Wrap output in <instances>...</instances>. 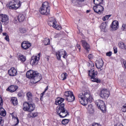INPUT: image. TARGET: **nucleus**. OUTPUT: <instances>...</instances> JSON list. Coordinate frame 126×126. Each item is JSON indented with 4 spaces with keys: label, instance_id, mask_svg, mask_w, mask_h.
Listing matches in <instances>:
<instances>
[{
    "label": "nucleus",
    "instance_id": "1",
    "mask_svg": "<svg viewBox=\"0 0 126 126\" xmlns=\"http://www.w3.org/2000/svg\"><path fill=\"white\" fill-rule=\"evenodd\" d=\"M78 97L81 99L80 103L83 106H86L89 103H91L93 101L92 96L90 95L89 92L85 91L78 94Z\"/></svg>",
    "mask_w": 126,
    "mask_h": 126
},
{
    "label": "nucleus",
    "instance_id": "2",
    "mask_svg": "<svg viewBox=\"0 0 126 126\" xmlns=\"http://www.w3.org/2000/svg\"><path fill=\"white\" fill-rule=\"evenodd\" d=\"M26 76L27 78L33 79V83H37V82H39V81L42 79L41 74L38 73L37 71H33L32 70H30L27 72Z\"/></svg>",
    "mask_w": 126,
    "mask_h": 126
},
{
    "label": "nucleus",
    "instance_id": "3",
    "mask_svg": "<svg viewBox=\"0 0 126 126\" xmlns=\"http://www.w3.org/2000/svg\"><path fill=\"white\" fill-rule=\"evenodd\" d=\"M90 64H91V66L92 68L90 70L88 71L89 76L91 77V79L92 81L93 82H96L97 83H100L101 82V80L98 79L97 77V71H95L94 70V63L92 62H90Z\"/></svg>",
    "mask_w": 126,
    "mask_h": 126
},
{
    "label": "nucleus",
    "instance_id": "4",
    "mask_svg": "<svg viewBox=\"0 0 126 126\" xmlns=\"http://www.w3.org/2000/svg\"><path fill=\"white\" fill-rule=\"evenodd\" d=\"M57 115H59L60 118H65L69 114L67 112V110L64 108V103H62L56 108Z\"/></svg>",
    "mask_w": 126,
    "mask_h": 126
},
{
    "label": "nucleus",
    "instance_id": "5",
    "mask_svg": "<svg viewBox=\"0 0 126 126\" xmlns=\"http://www.w3.org/2000/svg\"><path fill=\"white\" fill-rule=\"evenodd\" d=\"M23 1L21 0H13L12 1H10L7 4V6L10 9H18L21 6V4Z\"/></svg>",
    "mask_w": 126,
    "mask_h": 126
},
{
    "label": "nucleus",
    "instance_id": "6",
    "mask_svg": "<svg viewBox=\"0 0 126 126\" xmlns=\"http://www.w3.org/2000/svg\"><path fill=\"white\" fill-rule=\"evenodd\" d=\"M50 4H49V2L45 1L42 3L39 9V12L41 14L49 15L50 14Z\"/></svg>",
    "mask_w": 126,
    "mask_h": 126
},
{
    "label": "nucleus",
    "instance_id": "7",
    "mask_svg": "<svg viewBox=\"0 0 126 126\" xmlns=\"http://www.w3.org/2000/svg\"><path fill=\"white\" fill-rule=\"evenodd\" d=\"M35 109V105L29 103L27 102L23 104L24 111H28V112H32Z\"/></svg>",
    "mask_w": 126,
    "mask_h": 126
},
{
    "label": "nucleus",
    "instance_id": "8",
    "mask_svg": "<svg viewBox=\"0 0 126 126\" xmlns=\"http://www.w3.org/2000/svg\"><path fill=\"white\" fill-rule=\"evenodd\" d=\"M95 105L100 109L102 112H106V105L104 101L98 99L95 101Z\"/></svg>",
    "mask_w": 126,
    "mask_h": 126
},
{
    "label": "nucleus",
    "instance_id": "9",
    "mask_svg": "<svg viewBox=\"0 0 126 126\" xmlns=\"http://www.w3.org/2000/svg\"><path fill=\"white\" fill-rule=\"evenodd\" d=\"M109 95L110 92L107 90V89L101 90L99 93V96L102 99H108Z\"/></svg>",
    "mask_w": 126,
    "mask_h": 126
},
{
    "label": "nucleus",
    "instance_id": "10",
    "mask_svg": "<svg viewBox=\"0 0 126 126\" xmlns=\"http://www.w3.org/2000/svg\"><path fill=\"white\" fill-rule=\"evenodd\" d=\"M38 56H32V60L31 61V64L32 65H37L38 64V63H39V61L40 60V56H41V53H38Z\"/></svg>",
    "mask_w": 126,
    "mask_h": 126
},
{
    "label": "nucleus",
    "instance_id": "11",
    "mask_svg": "<svg viewBox=\"0 0 126 126\" xmlns=\"http://www.w3.org/2000/svg\"><path fill=\"white\" fill-rule=\"evenodd\" d=\"M0 21L3 24L6 25L9 22V18H8L7 15L1 14L0 15Z\"/></svg>",
    "mask_w": 126,
    "mask_h": 126
},
{
    "label": "nucleus",
    "instance_id": "12",
    "mask_svg": "<svg viewBox=\"0 0 126 126\" xmlns=\"http://www.w3.org/2000/svg\"><path fill=\"white\" fill-rule=\"evenodd\" d=\"M50 20H51L48 22V25H49V26H52L53 28H57V25H56L57 21H56V19H55V18L51 17Z\"/></svg>",
    "mask_w": 126,
    "mask_h": 126
},
{
    "label": "nucleus",
    "instance_id": "13",
    "mask_svg": "<svg viewBox=\"0 0 126 126\" xmlns=\"http://www.w3.org/2000/svg\"><path fill=\"white\" fill-rule=\"evenodd\" d=\"M8 73L10 76H15L17 75V71L16 69L12 67L8 71Z\"/></svg>",
    "mask_w": 126,
    "mask_h": 126
},
{
    "label": "nucleus",
    "instance_id": "14",
    "mask_svg": "<svg viewBox=\"0 0 126 126\" xmlns=\"http://www.w3.org/2000/svg\"><path fill=\"white\" fill-rule=\"evenodd\" d=\"M31 46V43H29L27 41H24L22 43L21 47L24 50H27L29 49Z\"/></svg>",
    "mask_w": 126,
    "mask_h": 126
},
{
    "label": "nucleus",
    "instance_id": "15",
    "mask_svg": "<svg viewBox=\"0 0 126 126\" xmlns=\"http://www.w3.org/2000/svg\"><path fill=\"white\" fill-rule=\"evenodd\" d=\"M104 62L103 61V60H102V59H99L98 61V63H95V66L97 68H98V69H100V68H102Z\"/></svg>",
    "mask_w": 126,
    "mask_h": 126
},
{
    "label": "nucleus",
    "instance_id": "16",
    "mask_svg": "<svg viewBox=\"0 0 126 126\" xmlns=\"http://www.w3.org/2000/svg\"><path fill=\"white\" fill-rule=\"evenodd\" d=\"M17 89H18V86L11 85L7 89V91H9V92H11V93H12L13 92H15V91H16Z\"/></svg>",
    "mask_w": 126,
    "mask_h": 126
},
{
    "label": "nucleus",
    "instance_id": "17",
    "mask_svg": "<svg viewBox=\"0 0 126 126\" xmlns=\"http://www.w3.org/2000/svg\"><path fill=\"white\" fill-rule=\"evenodd\" d=\"M81 43L84 49H85V50L88 52H89V50H90V46H89V44H88L85 40H81Z\"/></svg>",
    "mask_w": 126,
    "mask_h": 126
},
{
    "label": "nucleus",
    "instance_id": "18",
    "mask_svg": "<svg viewBox=\"0 0 126 126\" xmlns=\"http://www.w3.org/2000/svg\"><path fill=\"white\" fill-rule=\"evenodd\" d=\"M111 28L113 30H117L119 28V22L114 21L112 22Z\"/></svg>",
    "mask_w": 126,
    "mask_h": 126
},
{
    "label": "nucleus",
    "instance_id": "19",
    "mask_svg": "<svg viewBox=\"0 0 126 126\" xmlns=\"http://www.w3.org/2000/svg\"><path fill=\"white\" fill-rule=\"evenodd\" d=\"M104 5H102V4H98V5H95L94 6V9L96 8H98L99 11V13L101 14V13H103V11H104Z\"/></svg>",
    "mask_w": 126,
    "mask_h": 126
},
{
    "label": "nucleus",
    "instance_id": "20",
    "mask_svg": "<svg viewBox=\"0 0 126 126\" xmlns=\"http://www.w3.org/2000/svg\"><path fill=\"white\" fill-rule=\"evenodd\" d=\"M26 95L28 102H29L30 103L31 102H33V95H32V93L28 92L26 94Z\"/></svg>",
    "mask_w": 126,
    "mask_h": 126
},
{
    "label": "nucleus",
    "instance_id": "21",
    "mask_svg": "<svg viewBox=\"0 0 126 126\" xmlns=\"http://www.w3.org/2000/svg\"><path fill=\"white\" fill-rule=\"evenodd\" d=\"M64 101V99L62 97H58L55 102V105H61L63 101Z\"/></svg>",
    "mask_w": 126,
    "mask_h": 126
},
{
    "label": "nucleus",
    "instance_id": "22",
    "mask_svg": "<svg viewBox=\"0 0 126 126\" xmlns=\"http://www.w3.org/2000/svg\"><path fill=\"white\" fill-rule=\"evenodd\" d=\"M18 19L19 22H23L25 20V15L22 14H19L18 16Z\"/></svg>",
    "mask_w": 126,
    "mask_h": 126
},
{
    "label": "nucleus",
    "instance_id": "23",
    "mask_svg": "<svg viewBox=\"0 0 126 126\" xmlns=\"http://www.w3.org/2000/svg\"><path fill=\"white\" fill-rule=\"evenodd\" d=\"M94 3L95 5L102 4V5H105V3L103 0H94Z\"/></svg>",
    "mask_w": 126,
    "mask_h": 126
},
{
    "label": "nucleus",
    "instance_id": "24",
    "mask_svg": "<svg viewBox=\"0 0 126 126\" xmlns=\"http://www.w3.org/2000/svg\"><path fill=\"white\" fill-rule=\"evenodd\" d=\"M11 101L13 106H17L18 104V101L17 100V98L16 97H12L11 99Z\"/></svg>",
    "mask_w": 126,
    "mask_h": 126
},
{
    "label": "nucleus",
    "instance_id": "25",
    "mask_svg": "<svg viewBox=\"0 0 126 126\" xmlns=\"http://www.w3.org/2000/svg\"><path fill=\"white\" fill-rule=\"evenodd\" d=\"M66 100L68 102H73V101L75 100V97L72 94V95L67 97Z\"/></svg>",
    "mask_w": 126,
    "mask_h": 126
},
{
    "label": "nucleus",
    "instance_id": "26",
    "mask_svg": "<svg viewBox=\"0 0 126 126\" xmlns=\"http://www.w3.org/2000/svg\"><path fill=\"white\" fill-rule=\"evenodd\" d=\"M63 52H64V51L62 50H61L60 51H58V52H56V57L58 61H60L61 60V56H63Z\"/></svg>",
    "mask_w": 126,
    "mask_h": 126
},
{
    "label": "nucleus",
    "instance_id": "27",
    "mask_svg": "<svg viewBox=\"0 0 126 126\" xmlns=\"http://www.w3.org/2000/svg\"><path fill=\"white\" fill-rule=\"evenodd\" d=\"M0 116H2V117H5L6 116V111H5L3 108H0Z\"/></svg>",
    "mask_w": 126,
    "mask_h": 126
},
{
    "label": "nucleus",
    "instance_id": "28",
    "mask_svg": "<svg viewBox=\"0 0 126 126\" xmlns=\"http://www.w3.org/2000/svg\"><path fill=\"white\" fill-rule=\"evenodd\" d=\"M19 60L24 63V62L26 61V57L23 55L21 54L19 55Z\"/></svg>",
    "mask_w": 126,
    "mask_h": 126
},
{
    "label": "nucleus",
    "instance_id": "29",
    "mask_svg": "<svg viewBox=\"0 0 126 126\" xmlns=\"http://www.w3.org/2000/svg\"><path fill=\"white\" fill-rule=\"evenodd\" d=\"M72 3L74 5H80L81 1H79L78 0H72Z\"/></svg>",
    "mask_w": 126,
    "mask_h": 126
},
{
    "label": "nucleus",
    "instance_id": "30",
    "mask_svg": "<svg viewBox=\"0 0 126 126\" xmlns=\"http://www.w3.org/2000/svg\"><path fill=\"white\" fill-rule=\"evenodd\" d=\"M107 27V24L106 23H102L100 26V29L103 32H106V27Z\"/></svg>",
    "mask_w": 126,
    "mask_h": 126
},
{
    "label": "nucleus",
    "instance_id": "31",
    "mask_svg": "<svg viewBox=\"0 0 126 126\" xmlns=\"http://www.w3.org/2000/svg\"><path fill=\"white\" fill-rule=\"evenodd\" d=\"M43 43L45 46L50 45V39H49V38L46 37L44 38L43 40Z\"/></svg>",
    "mask_w": 126,
    "mask_h": 126
},
{
    "label": "nucleus",
    "instance_id": "32",
    "mask_svg": "<svg viewBox=\"0 0 126 126\" xmlns=\"http://www.w3.org/2000/svg\"><path fill=\"white\" fill-rule=\"evenodd\" d=\"M72 95H73V93L70 91L65 92V94H64V96H65V97H67L69 96H71Z\"/></svg>",
    "mask_w": 126,
    "mask_h": 126
},
{
    "label": "nucleus",
    "instance_id": "33",
    "mask_svg": "<svg viewBox=\"0 0 126 126\" xmlns=\"http://www.w3.org/2000/svg\"><path fill=\"white\" fill-rule=\"evenodd\" d=\"M66 77H67V74H66L65 73H63L61 75L62 80H65V79H66Z\"/></svg>",
    "mask_w": 126,
    "mask_h": 126
},
{
    "label": "nucleus",
    "instance_id": "34",
    "mask_svg": "<svg viewBox=\"0 0 126 126\" xmlns=\"http://www.w3.org/2000/svg\"><path fill=\"white\" fill-rule=\"evenodd\" d=\"M19 31L20 33H21V34H24V33H26V32H27V31L23 28H20Z\"/></svg>",
    "mask_w": 126,
    "mask_h": 126
},
{
    "label": "nucleus",
    "instance_id": "35",
    "mask_svg": "<svg viewBox=\"0 0 126 126\" xmlns=\"http://www.w3.org/2000/svg\"><path fill=\"white\" fill-rule=\"evenodd\" d=\"M68 123H69V120H68V119H63L62 122V125H67Z\"/></svg>",
    "mask_w": 126,
    "mask_h": 126
},
{
    "label": "nucleus",
    "instance_id": "36",
    "mask_svg": "<svg viewBox=\"0 0 126 126\" xmlns=\"http://www.w3.org/2000/svg\"><path fill=\"white\" fill-rule=\"evenodd\" d=\"M11 116H12L13 119H16V120H17V123L15 125V126H17V125H18V124H19V120L18 119V117H14L13 113L11 114Z\"/></svg>",
    "mask_w": 126,
    "mask_h": 126
},
{
    "label": "nucleus",
    "instance_id": "37",
    "mask_svg": "<svg viewBox=\"0 0 126 126\" xmlns=\"http://www.w3.org/2000/svg\"><path fill=\"white\" fill-rule=\"evenodd\" d=\"M126 45L125 44V43L124 42H120L119 44V47L121 49H125V46Z\"/></svg>",
    "mask_w": 126,
    "mask_h": 126
},
{
    "label": "nucleus",
    "instance_id": "38",
    "mask_svg": "<svg viewBox=\"0 0 126 126\" xmlns=\"http://www.w3.org/2000/svg\"><path fill=\"white\" fill-rule=\"evenodd\" d=\"M93 9H94V12H95L96 13H98V14H100V10L99 9V8L95 9V6H94L93 7Z\"/></svg>",
    "mask_w": 126,
    "mask_h": 126
},
{
    "label": "nucleus",
    "instance_id": "39",
    "mask_svg": "<svg viewBox=\"0 0 126 126\" xmlns=\"http://www.w3.org/2000/svg\"><path fill=\"white\" fill-rule=\"evenodd\" d=\"M3 105V99H2V98L1 97V95H0V107H2Z\"/></svg>",
    "mask_w": 126,
    "mask_h": 126
},
{
    "label": "nucleus",
    "instance_id": "40",
    "mask_svg": "<svg viewBox=\"0 0 126 126\" xmlns=\"http://www.w3.org/2000/svg\"><path fill=\"white\" fill-rule=\"evenodd\" d=\"M122 31H126V25L124 24L121 28Z\"/></svg>",
    "mask_w": 126,
    "mask_h": 126
},
{
    "label": "nucleus",
    "instance_id": "41",
    "mask_svg": "<svg viewBox=\"0 0 126 126\" xmlns=\"http://www.w3.org/2000/svg\"><path fill=\"white\" fill-rule=\"evenodd\" d=\"M36 117H38V113H33L32 114V118H36Z\"/></svg>",
    "mask_w": 126,
    "mask_h": 126
},
{
    "label": "nucleus",
    "instance_id": "42",
    "mask_svg": "<svg viewBox=\"0 0 126 126\" xmlns=\"http://www.w3.org/2000/svg\"><path fill=\"white\" fill-rule=\"evenodd\" d=\"M93 106L92 104H90L88 105V106L87 107L88 110H89V111H90L91 110H92V108H93Z\"/></svg>",
    "mask_w": 126,
    "mask_h": 126
},
{
    "label": "nucleus",
    "instance_id": "43",
    "mask_svg": "<svg viewBox=\"0 0 126 126\" xmlns=\"http://www.w3.org/2000/svg\"><path fill=\"white\" fill-rule=\"evenodd\" d=\"M62 53H63V59H65V57L67 56V53H66L65 51H64V52H63Z\"/></svg>",
    "mask_w": 126,
    "mask_h": 126
},
{
    "label": "nucleus",
    "instance_id": "44",
    "mask_svg": "<svg viewBox=\"0 0 126 126\" xmlns=\"http://www.w3.org/2000/svg\"><path fill=\"white\" fill-rule=\"evenodd\" d=\"M18 17L14 18V21H13L14 23H15V24H16V23L18 22Z\"/></svg>",
    "mask_w": 126,
    "mask_h": 126
},
{
    "label": "nucleus",
    "instance_id": "45",
    "mask_svg": "<svg viewBox=\"0 0 126 126\" xmlns=\"http://www.w3.org/2000/svg\"><path fill=\"white\" fill-rule=\"evenodd\" d=\"M45 94V92H43L42 93L40 94V100L41 101L43 100V97L44 96V94Z\"/></svg>",
    "mask_w": 126,
    "mask_h": 126
},
{
    "label": "nucleus",
    "instance_id": "46",
    "mask_svg": "<svg viewBox=\"0 0 126 126\" xmlns=\"http://www.w3.org/2000/svg\"><path fill=\"white\" fill-rule=\"evenodd\" d=\"M106 55L107 57H111L112 56V52L110 51L107 52L106 53Z\"/></svg>",
    "mask_w": 126,
    "mask_h": 126
},
{
    "label": "nucleus",
    "instance_id": "47",
    "mask_svg": "<svg viewBox=\"0 0 126 126\" xmlns=\"http://www.w3.org/2000/svg\"><path fill=\"white\" fill-rule=\"evenodd\" d=\"M4 121L3 120H2V118H1V117H0V125H1V126H2V125L3 124Z\"/></svg>",
    "mask_w": 126,
    "mask_h": 126
},
{
    "label": "nucleus",
    "instance_id": "48",
    "mask_svg": "<svg viewBox=\"0 0 126 126\" xmlns=\"http://www.w3.org/2000/svg\"><path fill=\"white\" fill-rule=\"evenodd\" d=\"M113 50H114V54H117V53H118V48H117V47H114Z\"/></svg>",
    "mask_w": 126,
    "mask_h": 126
},
{
    "label": "nucleus",
    "instance_id": "49",
    "mask_svg": "<svg viewBox=\"0 0 126 126\" xmlns=\"http://www.w3.org/2000/svg\"><path fill=\"white\" fill-rule=\"evenodd\" d=\"M2 32V26L1 25V23L0 22V33Z\"/></svg>",
    "mask_w": 126,
    "mask_h": 126
},
{
    "label": "nucleus",
    "instance_id": "50",
    "mask_svg": "<svg viewBox=\"0 0 126 126\" xmlns=\"http://www.w3.org/2000/svg\"><path fill=\"white\" fill-rule=\"evenodd\" d=\"M4 39L5 40H6V41H7V42L9 41V36H8V35H6V36L5 37Z\"/></svg>",
    "mask_w": 126,
    "mask_h": 126
},
{
    "label": "nucleus",
    "instance_id": "51",
    "mask_svg": "<svg viewBox=\"0 0 126 126\" xmlns=\"http://www.w3.org/2000/svg\"><path fill=\"white\" fill-rule=\"evenodd\" d=\"M77 48L79 49V52H80V49H81V46H80V45L79 44H77Z\"/></svg>",
    "mask_w": 126,
    "mask_h": 126
},
{
    "label": "nucleus",
    "instance_id": "52",
    "mask_svg": "<svg viewBox=\"0 0 126 126\" xmlns=\"http://www.w3.org/2000/svg\"><path fill=\"white\" fill-rule=\"evenodd\" d=\"M92 126H101V125L98 123H93Z\"/></svg>",
    "mask_w": 126,
    "mask_h": 126
},
{
    "label": "nucleus",
    "instance_id": "53",
    "mask_svg": "<svg viewBox=\"0 0 126 126\" xmlns=\"http://www.w3.org/2000/svg\"><path fill=\"white\" fill-rule=\"evenodd\" d=\"M105 17L107 20H108V19H109L111 17V15H107L105 16Z\"/></svg>",
    "mask_w": 126,
    "mask_h": 126
},
{
    "label": "nucleus",
    "instance_id": "54",
    "mask_svg": "<svg viewBox=\"0 0 126 126\" xmlns=\"http://www.w3.org/2000/svg\"><path fill=\"white\" fill-rule=\"evenodd\" d=\"M88 59H89V60H90L91 59H92V55L91 54L89 55L88 56Z\"/></svg>",
    "mask_w": 126,
    "mask_h": 126
},
{
    "label": "nucleus",
    "instance_id": "55",
    "mask_svg": "<svg viewBox=\"0 0 126 126\" xmlns=\"http://www.w3.org/2000/svg\"><path fill=\"white\" fill-rule=\"evenodd\" d=\"M2 35H3V36H6H6H8V34H7V33L6 32H3Z\"/></svg>",
    "mask_w": 126,
    "mask_h": 126
},
{
    "label": "nucleus",
    "instance_id": "56",
    "mask_svg": "<svg viewBox=\"0 0 126 126\" xmlns=\"http://www.w3.org/2000/svg\"><path fill=\"white\" fill-rule=\"evenodd\" d=\"M102 20H103V21H106V20H107V19H106V18L105 16H104V17L102 18Z\"/></svg>",
    "mask_w": 126,
    "mask_h": 126
},
{
    "label": "nucleus",
    "instance_id": "57",
    "mask_svg": "<svg viewBox=\"0 0 126 126\" xmlns=\"http://www.w3.org/2000/svg\"><path fill=\"white\" fill-rule=\"evenodd\" d=\"M123 107L124 109H126V103L124 105V106H123ZM125 112H126V109L125 110Z\"/></svg>",
    "mask_w": 126,
    "mask_h": 126
},
{
    "label": "nucleus",
    "instance_id": "58",
    "mask_svg": "<svg viewBox=\"0 0 126 126\" xmlns=\"http://www.w3.org/2000/svg\"><path fill=\"white\" fill-rule=\"evenodd\" d=\"M18 96L19 97H22V95L21 94V93L18 94Z\"/></svg>",
    "mask_w": 126,
    "mask_h": 126
},
{
    "label": "nucleus",
    "instance_id": "59",
    "mask_svg": "<svg viewBox=\"0 0 126 126\" xmlns=\"http://www.w3.org/2000/svg\"><path fill=\"white\" fill-rule=\"evenodd\" d=\"M47 90H48V86L46 87V88L45 89V90L43 92H44V93H45V92H46V91H47Z\"/></svg>",
    "mask_w": 126,
    "mask_h": 126
},
{
    "label": "nucleus",
    "instance_id": "60",
    "mask_svg": "<svg viewBox=\"0 0 126 126\" xmlns=\"http://www.w3.org/2000/svg\"><path fill=\"white\" fill-rule=\"evenodd\" d=\"M89 12H90V10H87L86 11V13H89Z\"/></svg>",
    "mask_w": 126,
    "mask_h": 126
},
{
    "label": "nucleus",
    "instance_id": "61",
    "mask_svg": "<svg viewBox=\"0 0 126 126\" xmlns=\"http://www.w3.org/2000/svg\"><path fill=\"white\" fill-rule=\"evenodd\" d=\"M79 1H81V2L84 1L85 0H78Z\"/></svg>",
    "mask_w": 126,
    "mask_h": 126
},
{
    "label": "nucleus",
    "instance_id": "62",
    "mask_svg": "<svg viewBox=\"0 0 126 126\" xmlns=\"http://www.w3.org/2000/svg\"><path fill=\"white\" fill-rule=\"evenodd\" d=\"M89 66H91V64H90V62L89 63V64H88Z\"/></svg>",
    "mask_w": 126,
    "mask_h": 126
},
{
    "label": "nucleus",
    "instance_id": "63",
    "mask_svg": "<svg viewBox=\"0 0 126 126\" xmlns=\"http://www.w3.org/2000/svg\"><path fill=\"white\" fill-rule=\"evenodd\" d=\"M124 49H125V50H126V45H125V46Z\"/></svg>",
    "mask_w": 126,
    "mask_h": 126
},
{
    "label": "nucleus",
    "instance_id": "64",
    "mask_svg": "<svg viewBox=\"0 0 126 126\" xmlns=\"http://www.w3.org/2000/svg\"><path fill=\"white\" fill-rule=\"evenodd\" d=\"M47 61H49V57H47Z\"/></svg>",
    "mask_w": 126,
    "mask_h": 126
}]
</instances>
